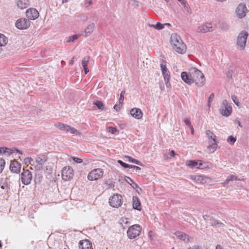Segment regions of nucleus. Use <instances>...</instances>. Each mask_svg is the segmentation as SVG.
Returning <instances> with one entry per match:
<instances>
[{
    "instance_id": "nucleus-15",
    "label": "nucleus",
    "mask_w": 249,
    "mask_h": 249,
    "mask_svg": "<svg viewBox=\"0 0 249 249\" xmlns=\"http://www.w3.org/2000/svg\"><path fill=\"white\" fill-rule=\"evenodd\" d=\"M26 17L31 20H35L39 16L38 12L34 8L28 9L26 12Z\"/></svg>"
},
{
    "instance_id": "nucleus-25",
    "label": "nucleus",
    "mask_w": 249,
    "mask_h": 249,
    "mask_svg": "<svg viewBox=\"0 0 249 249\" xmlns=\"http://www.w3.org/2000/svg\"><path fill=\"white\" fill-rule=\"evenodd\" d=\"M208 223L211 225V226L214 227L224 226V224L223 223L219 222L218 220L213 218L212 216Z\"/></svg>"
},
{
    "instance_id": "nucleus-61",
    "label": "nucleus",
    "mask_w": 249,
    "mask_h": 249,
    "mask_svg": "<svg viewBox=\"0 0 249 249\" xmlns=\"http://www.w3.org/2000/svg\"><path fill=\"white\" fill-rule=\"evenodd\" d=\"M175 155V152L174 150H172L170 151V156L171 157H174Z\"/></svg>"
},
{
    "instance_id": "nucleus-38",
    "label": "nucleus",
    "mask_w": 249,
    "mask_h": 249,
    "mask_svg": "<svg viewBox=\"0 0 249 249\" xmlns=\"http://www.w3.org/2000/svg\"><path fill=\"white\" fill-rule=\"evenodd\" d=\"M5 162L4 160L0 158V173H1L5 167Z\"/></svg>"
},
{
    "instance_id": "nucleus-56",
    "label": "nucleus",
    "mask_w": 249,
    "mask_h": 249,
    "mask_svg": "<svg viewBox=\"0 0 249 249\" xmlns=\"http://www.w3.org/2000/svg\"><path fill=\"white\" fill-rule=\"evenodd\" d=\"M189 249H200V248L198 246L195 245L191 248H190Z\"/></svg>"
},
{
    "instance_id": "nucleus-59",
    "label": "nucleus",
    "mask_w": 249,
    "mask_h": 249,
    "mask_svg": "<svg viewBox=\"0 0 249 249\" xmlns=\"http://www.w3.org/2000/svg\"><path fill=\"white\" fill-rule=\"evenodd\" d=\"M84 68V72H85V73L86 74H87L88 72H89V70L88 69V67H83Z\"/></svg>"
},
{
    "instance_id": "nucleus-22",
    "label": "nucleus",
    "mask_w": 249,
    "mask_h": 249,
    "mask_svg": "<svg viewBox=\"0 0 249 249\" xmlns=\"http://www.w3.org/2000/svg\"><path fill=\"white\" fill-rule=\"evenodd\" d=\"M133 208L139 211L142 209L140 200L137 196L133 197Z\"/></svg>"
},
{
    "instance_id": "nucleus-47",
    "label": "nucleus",
    "mask_w": 249,
    "mask_h": 249,
    "mask_svg": "<svg viewBox=\"0 0 249 249\" xmlns=\"http://www.w3.org/2000/svg\"><path fill=\"white\" fill-rule=\"evenodd\" d=\"M183 121L186 124V125H187L189 127L192 125L191 124V121L189 118H185Z\"/></svg>"
},
{
    "instance_id": "nucleus-48",
    "label": "nucleus",
    "mask_w": 249,
    "mask_h": 249,
    "mask_svg": "<svg viewBox=\"0 0 249 249\" xmlns=\"http://www.w3.org/2000/svg\"><path fill=\"white\" fill-rule=\"evenodd\" d=\"M229 181H233V180H236L238 179L237 177L234 176V175H231L230 177L228 178Z\"/></svg>"
},
{
    "instance_id": "nucleus-62",
    "label": "nucleus",
    "mask_w": 249,
    "mask_h": 249,
    "mask_svg": "<svg viewBox=\"0 0 249 249\" xmlns=\"http://www.w3.org/2000/svg\"><path fill=\"white\" fill-rule=\"evenodd\" d=\"M191 131V134H194V128H193V125H192L191 126L189 127Z\"/></svg>"
},
{
    "instance_id": "nucleus-18",
    "label": "nucleus",
    "mask_w": 249,
    "mask_h": 249,
    "mask_svg": "<svg viewBox=\"0 0 249 249\" xmlns=\"http://www.w3.org/2000/svg\"><path fill=\"white\" fill-rule=\"evenodd\" d=\"M21 167L20 163L16 160H14L10 164V169L12 172L18 174L20 172Z\"/></svg>"
},
{
    "instance_id": "nucleus-46",
    "label": "nucleus",
    "mask_w": 249,
    "mask_h": 249,
    "mask_svg": "<svg viewBox=\"0 0 249 249\" xmlns=\"http://www.w3.org/2000/svg\"><path fill=\"white\" fill-rule=\"evenodd\" d=\"M72 160L76 163H80L83 162L82 159L77 157H71Z\"/></svg>"
},
{
    "instance_id": "nucleus-57",
    "label": "nucleus",
    "mask_w": 249,
    "mask_h": 249,
    "mask_svg": "<svg viewBox=\"0 0 249 249\" xmlns=\"http://www.w3.org/2000/svg\"><path fill=\"white\" fill-rule=\"evenodd\" d=\"M229 181H230L227 178L226 179V180L224 182L222 183L223 186H226L229 182Z\"/></svg>"
},
{
    "instance_id": "nucleus-33",
    "label": "nucleus",
    "mask_w": 249,
    "mask_h": 249,
    "mask_svg": "<svg viewBox=\"0 0 249 249\" xmlns=\"http://www.w3.org/2000/svg\"><path fill=\"white\" fill-rule=\"evenodd\" d=\"M67 129L68 130H67L66 131L67 133L70 132L71 134L75 135H78L80 134V133L77 130L70 125L68 126Z\"/></svg>"
},
{
    "instance_id": "nucleus-51",
    "label": "nucleus",
    "mask_w": 249,
    "mask_h": 249,
    "mask_svg": "<svg viewBox=\"0 0 249 249\" xmlns=\"http://www.w3.org/2000/svg\"><path fill=\"white\" fill-rule=\"evenodd\" d=\"M170 79V78H168V79H164L165 85L167 88H169L171 86V84L169 82Z\"/></svg>"
},
{
    "instance_id": "nucleus-53",
    "label": "nucleus",
    "mask_w": 249,
    "mask_h": 249,
    "mask_svg": "<svg viewBox=\"0 0 249 249\" xmlns=\"http://www.w3.org/2000/svg\"><path fill=\"white\" fill-rule=\"evenodd\" d=\"M232 71L231 70L228 71L227 72V73H226L227 76L228 78H231V77H232Z\"/></svg>"
},
{
    "instance_id": "nucleus-6",
    "label": "nucleus",
    "mask_w": 249,
    "mask_h": 249,
    "mask_svg": "<svg viewBox=\"0 0 249 249\" xmlns=\"http://www.w3.org/2000/svg\"><path fill=\"white\" fill-rule=\"evenodd\" d=\"M109 205L114 208H119L123 203V198L121 195L115 194L110 196L109 199Z\"/></svg>"
},
{
    "instance_id": "nucleus-34",
    "label": "nucleus",
    "mask_w": 249,
    "mask_h": 249,
    "mask_svg": "<svg viewBox=\"0 0 249 249\" xmlns=\"http://www.w3.org/2000/svg\"><path fill=\"white\" fill-rule=\"evenodd\" d=\"M164 25L165 24H163L160 22H158L156 25H150V27L154 28L156 29L159 30H161V29H163L164 27Z\"/></svg>"
},
{
    "instance_id": "nucleus-60",
    "label": "nucleus",
    "mask_w": 249,
    "mask_h": 249,
    "mask_svg": "<svg viewBox=\"0 0 249 249\" xmlns=\"http://www.w3.org/2000/svg\"><path fill=\"white\" fill-rule=\"evenodd\" d=\"M11 177V176H9L8 177L6 178L5 180L7 182L11 183V181H10V178Z\"/></svg>"
},
{
    "instance_id": "nucleus-40",
    "label": "nucleus",
    "mask_w": 249,
    "mask_h": 249,
    "mask_svg": "<svg viewBox=\"0 0 249 249\" xmlns=\"http://www.w3.org/2000/svg\"><path fill=\"white\" fill-rule=\"evenodd\" d=\"M236 141V138L232 136H229L227 139V142L233 145Z\"/></svg>"
},
{
    "instance_id": "nucleus-31",
    "label": "nucleus",
    "mask_w": 249,
    "mask_h": 249,
    "mask_svg": "<svg viewBox=\"0 0 249 249\" xmlns=\"http://www.w3.org/2000/svg\"><path fill=\"white\" fill-rule=\"evenodd\" d=\"M8 42L6 37L2 34H0V47L5 46Z\"/></svg>"
},
{
    "instance_id": "nucleus-23",
    "label": "nucleus",
    "mask_w": 249,
    "mask_h": 249,
    "mask_svg": "<svg viewBox=\"0 0 249 249\" xmlns=\"http://www.w3.org/2000/svg\"><path fill=\"white\" fill-rule=\"evenodd\" d=\"M175 234L178 238L183 241H186L187 242L189 241V236L185 234V233L178 231L175 232Z\"/></svg>"
},
{
    "instance_id": "nucleus-24",
    "label": "nucleus",
    "mask_w": 249,
    "mask_h": 249,
    "mask_svg": "<svg viewBox=\"0 0 249 249\" xmlns=\"http://www.w3.org/2000/svg\"><path fill=\"white\" fill-rule=\"evenodd\" d=\"M95 24L93 23L89 24L88 25L87 28L85 31V36L88 37L90 36L93 32L95 28Z\"/></svg>"
},
{
    "instance_id": "nucleus-30",
    "label": "nucleus",
    "mask_w": 249,
    "mask_h": 249,
    "mask_svg": "<svg viewBox=\"0 0 249 249\" xmlns=\"http://www.w3.org/2000/svg\"><path fill=\"white\" fill-rule=\"evenodd\" d=\"M54 126L60 130L66 132L69 125L61 123H57L54 124Z\"/></svg>"
},
{
    "instance_id": "nucleus-36",
    "label": "nucleus",
    "mask_w": 249,
    "mask_h": 249,
    "mask_svg": "<svg viewBox=\"0 0 249 249\" xmlns=\"http://www.w3.org/2000/svg\"><path fill=\"white\" fill-rule=\"evenodd\" d=\"M89 56H85L82 61V65L83 67H86L88 66V64L89 61Z\"/></svg>"
},
{
    "instance_id": "nucleus-45",
    "label": "nucleus",
    "mask_w": 249,
    "mask_h": 249,
    "mask_svg": "<svg viewBox=\"0 0 249 249\" xmlns=\"http://www.w3.org/2000/svg\"><path fill=\"white\" fill-rule=\"evenodd\" d=\"M108 131L112 134H115L117 132V129L111 126L107 128Z\"/></svg>"
},
{
    "instance_id": "nucleus-55",
    "label": "nucleus",
    "mask_w": 249,
    "mask_h": 249,
    "mask_svg": "<svg viewBox=\"0 0 249 249\" xmlns=\"http://www.w3.org/2000/svg\"><path fill=\"white\" fill-rule=\"evenodd\" d=\"M86 4L87 5V6L88 7L89 6H90V5L92 4V1L91 0H86Z\"/></svg>"
},
{
    "instance_id": "nucleus-14",
    "label": "nucleus",
    "mask_w": 249,
    "mask_h": 249,
    "mask_svg": "<svg viewBox=\"0 0 249 249\" xmlns=\"http://www.w3.org/2000/svg\"><path fill=\"white\" fill-rule=\"evenodd\" d=\"M190 178L198 183L205 184L209 182L210 178L203 175H191Z\"/></svg>"
},
{
    "instance_id": "nucleus-29",
    "label": "nucleus",
    "mask_w": 249,
    "mask_h": 249,
    "mask_svg": "<svg viewBox=\"0 0 249 249\" xmlns=\"http://www.w3.org/2000/svg\"><path fill=\"white\" fill-rule=\"evenodd\" d=\"M125 180L130 184L134 189L139 188L140 190L141 189L139 187L137 184H136L130 178L125 176L124 177Z\"/></svg>"
},
{
    "instance_id": "nucleus-10",
    "label": "nucleus",
    "mask_w": 249,
    "mask_h": 249,
    "mask_svg": "<svg viewBox=\"0 0 249 249\" xmlns=\"http://www.w3.org/2000/svg\"><path fill=\"white\" fill-rule=\"evenodd\" d=\"M31 21L26 18H21L18 19L15 25L17 28L20 30H24L30 26Z\"/></svg>"
},
{
    "instance_id": "nucleus-26",
    "label": "nucleus",
    "mask_w": 249,
    "mask_h": 249,
    "mask_svg": "<svg viewBox=\"0 0 249 249\" xmlns=\"http://www.w3.org/2000/svg\"><path fill=\"white\" fill-rule=\"evenodd\" d=\"M29 5V0H18L17 2V6L21 9L26 8Z\"/></svg>"
},
{
    "instance_id": "nucleus-3",
    "label": "nucleus",
    "mask_w": 249,
    "mask_h": 249,
    "mask_svg": "<svg viewBox=\"0 0 249 249\" xmlns=\"http://www.w3.org/2000/svg\"><path fill=\"white\" fill-rule=\"evenodd\" d=\"M248 36L249 34L248 32L245 31H242L237 36L236 43V48L237 49L239 50H244Z\"/></svg>"
},
{
    "instance_id": "nucleus-17",
    "label": "nucleus",
    "mask_w": 249,
    "mask_h": 249,
    "mask_svg": "<svg viewBox=\"0 0 249 249\" xmlns=\"http://www.w3.org/2000/svg\"><path fill=\"white\" fill-rule=\"evenodd\" d=\"M130 115L136 119H141L143 116V113L142 110L138 108H133L130 111Z\"/></svg>"
},
{
    "instance_id": "nucleus-27",
    "label": "nucleus",
    "mask_w": 249,
    "mask_h": 249,
    "mask_svg": "<svg viewBox=\"0 0 249 249\" xmlns=\"http://www.w3.org/2000/svg\"><path fill=\"white\" fill-rule=\"evenodd\" d=\"M16 151L20 154H22V152L18 149L15 148L10 149L6 147H4V151H3V154L7 156H9Z\"/></svg>"
},
{
    "instance_id": "nucleus-43",
    "label": "nucleus",
    "mask_w": 249,
    "mask_h": 249,
    "mask_svg": "<svg viewBox=\"0 0 249 249\" xmlns=\"http://www.w3.org/2000/svg\"><path fill=\"white\" fill-rule=\"evenodd\" d=\"M231 99L235 105H236L237 106H239L240 103L238 101L237 97L235 95H232Z\"/></svg>"
},
{
    "instance_id": "nucleus-13",
    "label": "nucleus",
    "mask_w": 249,
    "mask_h": 249,
    "mask_svg": "<svg viewBox=\"0 0 249 249\" xmlns=\"http://www.w3.org/2000/svg\"><path fill=\"white\" fill-rule=\"evenodd\" d=\"M247 12V8L246 5L243 3H240L237 7L235 11L236 15L239 18H244Z\"/></svg>"
},
{
    "instance_id": "nucleus-35",
    "label": "nucleus",
    "mask_w": 249,
    "mask_h": 249,
    "mask_svg": "<svg viewBox=\"0 0 249 249\" xmlns=\"http://www.w3.org/2000/svg\"><path fill=\"white\" fill-rule=\"evenodd\" d=\"M125 158L128 159V160L130 162L136 163L138 165H142L141 162L135 159H133L129 156H125Z\"/></svg>"
},
{
    "instance_id": "nucleus-1",
    "label": "nucleus",
    "mask_w": 249,
    "mask_h": 249,
    "mask_svg": "<svg viewBox=\"0 0 249 249\" xmlns=\"http://www.w3.org/2000/svg\"><path fill=\"white\" fill-rule=\"evenodd\" d=\"M170 43L173 49L177 53L183 54L186 52V47L181 37L177 34H172L170 37Z\"/></svg>"
},
{
    "instance_id": "nucleus-20",
    "label": "nucleus",
    "mask_w": 249,
    "mask_h": 249,
    "mask_svg": "<svg viewBox=\"0 0 249 249\" xmlns=\"http://www.w3.org/2000/svg\"><path fill=\"white\" fill-rule=\"evenodd\" d=\"M181 77L182 80L188 85H191L192 83V77L190 76V74H187L185 71H183L181 73Z\"/></svg>"
},
{
    "instance_id": "nucleus-21",
    "label": "nucleus",
    "mask_w": 249,
    "mask_h": 249,
    "mask_svg": "<svg viewBox=\"0 0 249 249\" xmlns=\"http://www.w3.org/2000/svg\"><path fill=\"white\" fill-rule=\"evenodd\" d=\"M79 247L80 249H90L91 244L88 240H83L79 242Z\"/></svg>"
},
{
    "instance_id": "nucleus-52",
    "label": "nucleus",
    "mask_w": 249,
    "mask_h": 249,
    "mask_svg": "<svg viewBox=\"0 0 249 249\" xmlns=\"http://www.w3.org/2000/svg\"><path fill=\"white\" fill-rule=\"evenodd\" d=\"M214 97V93H211V95H210V97L208 99V101L209 103H211L212 102L213 100V99Z\"/></svg>"
},
{
    "instance_id": "nucleus-32",
    "label": "nucleus",
    "mask_w": 249,
    "mask_h": 249,
    "mask_svg": "<svg viewBox=\"0 0 249 249\" xmlns=\"http://www.w3.org/2000/svg\"><path fill=\"white\" fill-rule=\"evenodd\" d=\"M98 109L101 110H106L107 109L104 104L101 101H97L94 103Z\"/></svg>"
},
{
    "instance_id": "nucleus-44",
    "label": "nucleus",
    "mask_w": 249,
    "mask_h": 249,
    "mask_svg": "<svg viewBox=\"0 0 249 249\" xmlns=\"http://www.w3.org/2000/svg\"><path fill=\"white\" fill-rule=\"evenodd\" d=\"M124 93H125L124 90L122 91V92L120 94V98H119V103L120 104H123V103L124 102Z\"/></svg>"
},
{
    "instance_id": "nucleus-12",
    "label": "nucleus",
    "mask_w": 249,
    "mask_h": 249,
    "mask_svg": "<svg viewBox=\"0 0 249 249\" xmlns=\"http://www.w3.org/2000/svg\"><path fill=\"white\" fill-rule=\"evenodd\" d=\"M205 163L202 160H186L185 162L186 165L191 167L192 168H196L198 169H203L206 168V166L204 165Z\"/></svg>"
},
{
    "instance_id": "nucleus-16",
    "label": "nucleus",
    "mask_w": 249,
    "mask_h": 249,
    "mask_svg": "<svg viewBox=\"0 0 249 249\" xmlns=\"http://www.w3.org/2000/svg\"><path fill=\"white\" fill-rule=\"evenodd\" d=\"M213 27L212 24L210 23H207L206 24H203L197 28V32L198 33H207L211 32L213 30Z\"/></svg>"
},
{
    "instance_id": "nucleus-49",
    "label": "nucleus",
    "mask_w": 249,
    "mask_h": 249,
    "mask_svg": "<svg viewBox=\"0 0 249 249\" xmlns=\"http://www.w3.org/2000/svg\"><path fill=\"white\" fill-rule=\"evenodd\" d=\"M130 168H133L136 172L141 170V168L136 165H130Z\"/></svg>"
},
{
    "instance_id": "nucleus-39",
    "label": "nucleus",
    "mask_w": 249,
    "mask_h": 249,
    "mask_svg": "<svg viewBox=\"0 0 249 249\" xmlns=\"http://www.w3.org/2000/svg\"><path fill=\"white\" fill-rule=\"evenodd\" d=\"M206 134L208 136L209 139H211L213 141V138L215 139L216 136L214 135L213 132H211L210 130H207Z\"/></svg>"
},
{
    "instance_id": "nucleus-63",
    "label": "nucleus",
    "mask_w": 249,
    "mask_h": 249,
    "mask_svg": "<svg viewBox=\"0 0 249 249\" xmlns=\"http://www.w3.org/2000/svg\"><path fill=\"white\" fill-rule=\"evenodd\" d=\"M113 108L116 110L117 111L119 110L120 109V107H118V106L117 105H115Z\"/></svg>"
},
{
    "instance_id": "nucleus-19",
    "label": "nucleus",
    "mask_w": 249,
    "mask_h": 249,
    "mask_svg": "<svg viewBox=\"0 0 249 249\" xmlns=\"http://www.w3.org/2000/svg\"><path fill=\"white\" fill-rule=\"evenodd\" d=\"M166 63V61H164L160 64V66L164 79H168V78H170V74L169 71L167 69Z\"/></svg>"
},
{
    "instance_id": "nucleus-64",
    "label": "nucleus",
    "mask_w": 249,
    "mask_h": 249,
    "mask_svg": "<svg viewBox=\"0 0 249 249\" xmlns=\"http://www.w3.org/2000/svg\"><path fill=\"white\" fill-rule=\"evenodd\" d=\"M215 249H223V248L221 245H218L216 246Z\"/></svg>"
},
{
    "instance_id": "nucleus-5",
    "label": "nucleus",
    "mask_w": 249,
    "mask_h": 249,
    "mask_svg": "<svg viewBox=\"0 0 249 249\" xmlns=\"http://www.w3.org/2000/svg\"><path fill=\"white\" fill-rule=\"evenodd\" d=\"M232 107L227 100H224L219 109V112L222 116L228 117L232 112Z\"/></svg>"
},
{
    "instance_id": "nucleus-58",
    "label": "nucleus",
    "mask_w": 249,
    "mask_h": 249,
    "mask_svg": "<svg viewBox=\"0 0 249 249\" xmlns=\"http://www.w3.org/2000/svg\"><path fill=\"white\" fill-rule=\"evenodd\" d=\"M235 123H237L238 125V126H239L240 127H242V125L241 124V122H240L239 120H237V119H236L235 121Z\"/></svg>"
},
{
    "instance_id": "nucleus-4",
    "label": "nucleus",
    "mask_w": 249,
    "mask_h": 249,
    "mask_svg": "<svg viewBox=\"0 0 249 249\" xmlns=\"http://www.w3.org/2000/svg\"><path fill=\"white\" fill-rule=\"evenodd\" d=\"M142 231V227L140 225L136 224L130 226L127 230V236L130 239H134L139 236Z\"/></svg>"
},
{
    "instance_id": "nucleus-37",
    "label": "nucleus",
    "mask_w": 249,
    "mask_h": 249,
    "mask_svg": "<svg viewBox=\"0 0 249 249\" xmlns=\"http://www.w3.org/2000/svg\"><path fill=\"white\" fill-rule=\"evenodd\" d=\"M25 163H29L35 167V160L32 158H27L25 159Z\"/></svg>"
},
{
    "instance_id": "nucleus-9",
    "label": "nucleus",
    "mask_w": 249,
    "mask_h": 249,
    "mask_svg": "<svg viewBox=\"0 0 249 249\" xmlns=\"http://www.w3.org/2000/svg\"><path fill=\"white\" fill-rule=\"evenodd\" d=\"M62 179L65 181H68L73 177V171L70 166L64 167L61 171Z\"/></svg>"
},
{
    "instance_id": "nucleus-41",
    "label": "nucleus",
    "mask_w": 249,
    "mask_h": 249,
    "mask_svg": "<svg viewBox=\"0 0 249 249\" xmlns=\"http://www.w3.org/2000/svg\"><path fill=\"white\" fill-rule=\"evenodd\" d=\"M78 38V35H73L72 36H71L69 37L67 40L68 42H73L75 40L77 39Z\"/></svg>"
},
{
    "instance_id": "nucleus-42",
    "label": "nucleus",
    "mask_w": 249,
    "mask_h": 249,
    "mask_svg": "<svg viewBox=\"0 0 249 249\" xmlns=\"http://www.w3.org/2000/svg\"><path fill=\"white\" fill-rule=\"evenodd\" d=\"M118 162L123 167H124V168H130V165H129L128 164H126L123 161H122V160H118Z\"/></svg>"
},
{
    "instance_id": "nucleus-54",
    "label": "nucleus",
    "mask_w": 249,
    "mask_h": 249,
    "mask_svg": "<svg viewBox=\"0 0 249 249\" xmlns=\"http://www.w3.org/2000/svg\"><path fill=\"white\" fill-rule=\"evenodd\" d=\"M88 19V16H82V19H81V20H82V21H83V22H86V21H87Z\"/></svg>"
},
{
    "instance_id": "nucleus-8",
    "label": "nucleus",
    "mask_w": 249,
    "mask_h": 249,
    "mask_svg": "<svg viewBox=\"0 0 249 249\" xmlns=\"http://www.w3.org/2000/svg\"><path fill=\"white\" fill-rule=\"evenodd\" d=\"M21 180L22 184L25 185H29L31 183L32 179V174L28 169H23V172L21 174Z\"/></svg>"
},
{
    "instance_id": "nucleus-2",
    "label": "nucleus",
    "mask_w": 249,
    "mask_h": 249,
    "mask_svg": "<svg viewBox=\"0 0 249 249\" xmlns=\"http://www.w3.org/2000/svg\"><path fill=\"white\" fill-rule=\"evenodd\" d=\"M189 73L192 77V83H195L198 87H202L205 83V78L202 72L197 69L192 67Z\"/></svg>"
},
{
    "instance_id": "nucleus-11",
    "label": "nucleus",
    "mask_w": 249,
    "mask_h": 249,
    "mask_svg": "<svg viewBox=\"0 0 249 249\" xmlns=\"http://www.w3.org/2000/svg\"><path fill=\"white\" fill-rule=\"evenodd\" d=\"M47 160V158L45 156H37L35 161V169L36 170H40L42 169V166Z\"/></svg>"
},
{
    "instance_id": "nucleus-7",
    "label": "nucleus",
    "mask_w": 249,
    "mask_h": 249,
    "mask_svg": "<svg viewBox=\"0 0 249 249\" xmlns=\"http://www.w3.org/2000/svg\"><path fill=\"white\" fill-rule=\"evenodd\" d=\"M104 172L102 169L97 168L90 171L88 176V178L90 181L96 180L102 178Z\"/></svg>"
},
{
    "instance_id": "nucleus-50",
    "label": "nucleus",
    "mask_w": 249,
    "mask_h": 249,
    "mask_svg": "<svg viewBox=\"0 0 249 249\" xmlns=\"http://www.w3.org/2000/svg\"><path fill=\"white\" fill-rule=\"evenodd\" d=\"M203 219L206 221L207 223L209 222L210 219L211 218V216L208 215H204L203 216Z\"/></svg>"
},
{
    "instance_id": "nucleus-28",
    "label": "nucleus",
    "mask_w": 249,
    "mask_h": 249,
    "mask_svg": "<svg viewBox=\"0 0 249 249\" xmlns=\"http://www.w3.org/2000/svg\"><path fill=\"white\" fill-rule=\"evenodd\" d=\"M213 142L209 145L208 147V149L209 153H213L216 149L217 144L216 140L214 138L213 139Z\"/></svg>"
}]
</instances>
